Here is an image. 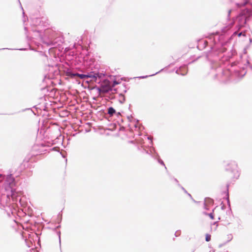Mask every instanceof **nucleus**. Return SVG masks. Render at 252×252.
I'll list each match as a JSON object with an SVG mask.
<instances>
[{
  "mask_svg": "<svg viewBox=\"0 0 252 252\" xmlns=\"http://www.w3.org/2000/svg\"><path fill=\"white\" fill-rule=\"evenodd\" d=\"M238 36H240L242 35H243L244 36H246L245 32H240L239 33H238Z\"/></svg>",
  "mask_w": 252,
  "mask_h": 252,
  "instance_id": "9d476101",
  "label": "nucleus"
},
{
  "mask_svg": "<svg viewBox=\"0 0 252 252\" xmlns=\"http://www.w3.org/2000/svg\"><path fill=\"white\" fill-rule=\"evenodd\" d=\"M99 93H105L109 92L111 89L110 82L107 80H105L102 83L101 87L98 89Z\"/></svg>",
  "mask_w": 252,
  "mask_h": 252,
  "instance_id": "f257e3e1",
  "label": "nucleus"
},
{
  "mask_svg": "<svg viewBox=\"0 0 252 252\" xmlns=\"http://www.w3.org/2000/svg\"><path fill=\"white\" fill-rule=\"evenodd\" d=\"M211 240V235H206V241H209Z\"/></svg>",
  "mask_w": 252,
  "mask_h": 252,
  "instance_id": "6e6552de",
  "label": "nucleus"
},
{
  "mask_svg": "<svg viewBox=\"0 0 252 252\" xmlns=\"http://www.w3.org/2000/svg\"><path fill=\"white\" fill-rule=\"evenodd\" d=\"M209 217L211 219H214V216L212 213H210L208 214Z\"/></svg>",
  "mask_w": 252,
  "mask_h": 252,
  "instance_id": "9b49d317",
  "label": "nucleus"
},
{
  "mask_svg": "<svg viewBox=\"0 0 252 252\" xmlns=\"http://www.w3.org/2000/svg\"><path fill=\"white\" fill-rule=\"evenodd\" d=\"M239 29L243 27L246 24L247 17L244 15H240L238 17Z\"/></svg>",
  "mask_w": 252,
  "mask_h": 252,
  "instance_id": "7ed1b4c3",
  "label": "nucleus"
},
{
  "mask_svg": "<svg viewBox=\"0 0 252 252\" xmlns=\"http://www.w3.org/2000/svg\"><path fill=\"white\" fill-rule=\"evenodd\" d=\"M7 180L9 182V184H10L14 182V179L11 176V175H9L7 177Z\"/></svg>",
  "mask_w": 252,
  "mask_h": 252,
  "instance_id": "39448f33",
  "label": "nucleus"
},
{
  "mask_svg": "<svg viewBox=\"0 0 252 252\" xmlns=\"http://www.w3.org/2000/svg\"><path fill=\"white\" fill-rule=\"evenodd\" d=\"M208 203L209 204H212L213 203V200L210 198H206V204Z\"/></svg>",
  "mask_w": 252,
  "mask_h": 252,
  "instance_id": "423d86ee",
  "label": "nucleus"
},
{
  "mask_svg": "<svg viewBox=\"0 0 252 252\" xmlns=\"http://www.w3.org/2000/svg\"><path fill=\"white\" fill-rule=\"evenodd\" d=\"M4 176L0 174V183L2 182Z\"/></svg>",
  "mask_w": 252,
  "mask_h": 252,
  "instance_id": "1a4fd4ad",
  "label": "nucleus"
},
{
  "mask_svg": "<svg viewBox=\"0 0 252 252\" xmlns=\"http://www.w3.org/2000/svg\"><path fill=\"white\" fill-rule=\"evenodd\" d=\"M212 252H214V251H213Z\"/></svg>",
  "mask_w": 252,
  "mask_h": 252,
  "instance_id": "ddd939ff",
  "label": "nucleus"
},
{
  "mask_svg": "<svg viewBox=\"0 0 252 252\" xmlns=\"http://www.w3.org/2000/svg\"><path fill=\"white\" fill-rule=\"evenodd\" d=\"M73 76H78L81 79H85L88 78H92L94 79H96L97 77H100L101 75L99 73H95L94 75H85V74H81L78 73L73 74H72Z\"/></svg>",
  "mask_w": 252,
  "mask_h": 252,
  "instance_id": "f03ea898",
  "label": "nucleus"
},
{
  "mask_svg": "<svg viewBox=\"0 0 252 252\" xmlns=\"http://www.w3.org/2000/svg\"><path fill=\"white\" fill-rule=\"evenodd\" d=\"M236 33H237V32H235L234 33V34H236Z\"/></svg>",
  "mask_w": 252,
  "mask_h": 252,
  "instance_id": "f8f14e48",
  "label": "nucleus"
},
{
  "mask_svg": "<svg viewBox=\"0 0 252 252\" xmlns=\"http://www.w3.org/2000/svg\"><path fill=\"white\" fill-rule=\"evenodd\" d=\"M249 2V0H244V2L240 4H239V6H241L243 5H245Z\"/></svg>",
  "mask_w": 252,
  "mask_h": 252,
  "instance_id": "0eeeda50",
  "label": "nucleus"
},
{
  "mask_svg": "<svg viewBox=\"0 0 252 252\" xmlns=\"http://www.w3.org/2000/svg\"><path fill=\"white\" fill-rule=\"evenodd\" d=\"M115 110L113 107H109L108 109V113L111 116L113 115L115 113Z\"/></svg>",
  "mask_w": 252,
  "mask_h": 252,
  "instance_id": "20e7f679",
  "label": "nucleus"
}]
</instances>
